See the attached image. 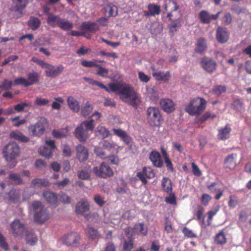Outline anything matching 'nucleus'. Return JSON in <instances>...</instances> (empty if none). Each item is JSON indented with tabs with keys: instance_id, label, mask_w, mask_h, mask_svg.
<instances>
[{
	"instance_id": "nucleus-1",
	"label": "nucleus",
	"mask_w": 251,
	"mask_h": 251,
	"mask_svg": "<svg viewBox=\"0 0 251 251\" xmlns=\"http://www.w3.org/2000/svg\"><path fill=\"white\" fill-rule=\"evenodd\" d=\"M31 209L33 213V220L37 224H43L50 219V215L43 202L34 201L31 204Z\"/></svg>"
},
{
	"instance_id": "nucleus-2",
	"label": "nucleus",
	"mask_w": 251,
	"mask_h": 251,
	"mask_svg": "<svg viewBox=\"0 0 251 251\" xmlns=\"http://www.w3.org/2000/svg\"><path fill=\"white\" fill-rule=\"evenodd\" d=\"M120 98L133 107L136 108L139 98L132 88L127 85L120 89Z\"/></svg>"
},
{
	"instance_id": "nucleus-3",
	"label": "nucleus",
	"mask_w": 251,
	"mask_h": 251,
	"mask_svg": "<svg viewBox=\"0 0 251 251\" xmlns=\"http://www.w3.org/2000/svg\"><path fill=\"white\" fill-rule=\"evenodd\" d=\"M94 120L92 119L82 122L80 126L75 129V134L76 138L80 141H85L88 137V131H92L94 128Z\"/></svg>"
},
{
	"instance_id": "nucleus-4",
	"label": "nucleus",
	"mask_w": 251,
	"mask_h": 251,
	"mask_svg": "<svg viewBox=\"0 0 251 251\" xmlns=\"http://www.w3.org/2000/svg\"><path fill=\"white\" fill-rule=\"evenodd\" d=\"M205 105L206 101L203 99L197 98L190 102L185 110L190 115H199L204 110Z\"/></svg>"
},
{
	"instance_id": "nucleus-5",
	"label": "nucleus",
	"mask_w": 251,
	"mask_h": 251,
	"mask_svg": "<svg viewBox=\"0 0 251 251\" xmlns=\"http://www.w3.org/2000/svg\"><path fill=\"white\" fill-rule=\"evenodd\" d=\"M48 126V120L44 117H40L34 124L29 125L27 129L29 133L33 136L40 137L45 133Z\"/></svg>"
},
{
	"instance_id": "nucleus-6",
	"label": "nucleus",
	"mask_w": 251,
	"mask_h": 251,
	"mask_svg": "<svg viewBox=\"0 0 251 251\" xmlns=\"http://www.w3.org/2000/svg\"><path fill=\"white\" fill-rule=\"evenodd\" d=\"M20 153V147L15 142L9 143L6 145L3 150L4 157L7 161L17 157Z\"/></svg>"
},
{
	"instance_id": "nucleus-7",
	"label": "nucleus",
	"mask_w": 251,
	"mask_h": 251,
	"mask_svg": "<svg viewBox=\"0 0 251 251\" xmlns=\"http://www.w3.org/2000/svg\"><path fill=\"white\" fill-rule=\"evenodd\" d=\"M93 172L96 176L100 178H106L113 175L112 169L104 162L95 166L93 169Z\"/></svg>"
},
{
	"instance_id": "nucleus-8",
	"label": "nucleus",
	"mask_w": 251,
	"mask_h": 251,
	"mask_svg": "<svg viewBox=\"0 0 251 251\" xmlns=\"http://www.w3.org/2000/svg\"><path fill=\"white\" fill-rule=\"evenodd\" d=\"M45 69L46 75L49 77H55L60 75L63 72L64 68L62 65H59L55 67L51 64L46 63L43 67Z\"/></svg>"
},
{
	"instance_id": "nucleus-9",
	"label": "nucleus",
	"mask_w": 251,
	"mask_h": 251,
	"mask_svg": "<svg viewBox=\"0 0 251 251\" xmlns=\"http://www.w3.org/2000/svg\"><path fill=\"white\" fill-rule=\"evenodd\" d=\"M148 119L151 124L158 126L160 124L161 116L158 108L154 107H149L147 111Z\"/></svg>"
},
{
	"instance_id": "nucleus-10",
	"label": "nucleus",
	"mask_w": 251,
	"mask_h": 251,
	"mask_svg": "<svg viewBox=\"0 0 251 251\" xmlns=\"http://www.w3.org/2000/svg\"><path fill=\"white\" fill-rule=\"evenodd\" d=\"M10 228L12 234L15 236H22L26 230L25 225L20 220L16 219L10 224Z\"/></svg>"
},
{
	"instance_id": "nucleus-11",
	"label": "nucleus",
	"mask_w": 251,
	"mask_h": 251,
	"mask_svg": "<svg viewBox=\"0 0 251 251\" xmlns=\"http://www.w3.org/2000/svg\"><path fill=\"white\" fill-rule=\"evenodd\" d=\"M80 237L75 232L71 233L64 236L62 241L67 246H77L79 243Z\"/></svg>"
},
{
	"instance_id": "nucleus-12",
	"label": "nucleus",
	"mask_w": 251,
	"mask_h": 251,
	"mask_svg": "<svg viewBox=\"0 0 251 251\" xmlns=\"http://www.w3.org/2000/svg\"><path fill=\"white\" fill-rule=\"evenodd\" d=\"M112 131L114 134L120 137L123 141L127 145L131 146L132 143V138L126 132L121 129L113 128Z\"/></svg>"
},
{
	"instance_id": "nucleus-13",
	"label": "nucleus",
	"mask_w": 251,
	"mask_h": 251,
	"mask_svg": "<svg viewBox=\"0 0 251 251\" xmlns=\"http://www.w3.org/2000/svg\"><path fill=\"white\" fill-rule=\"evenodd\" d=\"M160 105L162 109L167 113H171L175 110V103L170 99H163L160 100Z\"/></svg>"
},
{
	"instance_id": "nucleus-14",
	"label": "nucleus",
	"mask_w": 251,
	"mask_h": 251,
	"mask_svg": "<svg viewBox=\"0 0 251 251\" xmlns=\"http://www.w3.org/2000/svg\"><path fill=\"white\" fill-rule=\"evenodd\" d=\"M89 209V202L87 200H81L78 202L75 205V212L78 214H82L88 211Z\"/></svg>"
},
{
	"instance_id": "nucleus-15",
	"label": "nucleus",
	"mask_w": 251,
	"mask_h": 251,
	"mask_svg": "<svg viewBox=\"0 0 251 251\" xmlns=\"http://www.w3.org/2000/svg\"><path fill=\"white\" fill-rule=\"evenodd\" d=\"M76 156L80 161H84L88 158L87 149L81 144L76 147Z\"/></svg>"
},
{
	"instance_id": "nucleus-16",
	"label": "nucleus",
	"mask_w": 251,
	"mask_h": 251,
	"mask_svg": "<svg viewBox=\"0 0 251 251\" xmlns=\"http://www.w3.org/2000/svg\"><path fill=\"white\" fill-rule=\"evenodd\" d=\"M237 155L236 153H231L227 155L224 161L225 168L233 169L236 166Z\"/></svg>"
},
{
	"instance_id": "nucleus-17",
	"label": "nucleus",
	"mask_w": 251,
	"mask_h": 251,
	"mask_svg": "<svg viewBox=\"0 0 251 251\" xmlns=\"http://www.w3.org/2000/svg\"><path fill=\"white\" fill-rule=\"evenodd\" d=\"M206 39L203 37L199 38L196 43L195 51L197 53L202 54L206 51Z\"/></svg>"
},
{
	"instance_id": "nucleus-18",
	"label": "nucleus",
	"mask_w": 251,
	"mask_h": 251,
	"mask_svg": "<svg viewBox=\"0 0 251 251\" xmlns=\"http://www.w3.org/2000/svg\"><path fill=\"white\" fill-rule=\"evenodd\" d=\"M202 68L208 72H211L216 69V64L212 59L204 58L201 61Z\"/></svg>"
},
{
	"instance_id": "nucleus-19",
	"label": "nucleus",
	"mask_w": 251,
	"mask_h": 251,
	"mask_svg": "<svg viewBox=\"0 0 251 251\" xmlns=\"http://www.w3.org/2000/svg\"><path fill=\"white\" fill-rule=\"evenodd\" d=\"M150 158L155 166L161 167L163 166V162L158 152L156 151H151L150 154Z\"/></svg>"
},
{
	"instance_id": "nucleus-20",
	"label": "nucleus",
	"mask_w": 251,
	"mask_h": 251,
	"mask_svg": "<svg viewBox=\"0 0 251 251\" xmlns=\"http://www.w3.org/2000/svg\"><path fill=\"white\" fill-rule=\"evenodd\" d=\"M80 28L82 30H88L91 33H95L99 29L98 25L93 22H83Z\"/></svg>"
},
{
	"instance_id": "nucleus-21",
	"label": "nucleus",
	"mask_w": 251,
	"mask_h": 251,
	"mask_svg": "<svg viewBox=\"0 0 251 251\" xmlns=\"http://www.w3.org/2000/svg\"><path fill=\"white\" fill-rule=\"evenodd\" d=\"M135 233L132 232L130 236H128L127 239H125L123 244V251H131L133 248Z\"/></svg>"
},
{
	"instance_id": "nucleus-22",
	"label": "nucleus",
	"mask_w": 251,
	"mask_h": 251,
	"mask_svg": "<svg viewBox=\"0 0 251 251\" xmlns=\"http://www.w3.org/2000/svg\"><path fill=\"white\" fill-rule=\"evenodd\" d=\"M8 178L11 183L14 185H20L24 183V181L21 175L18 173H10Z\"/></svg>"
},
{
	"instance_id": "nucleus-23",
	"label": "nucleus",
	"mask_w": 251,
	"mask_h": 251,
	"mask_svg": "<svg viewBox=\"0 0 251 251\" xmlns=\"http://www.w3.org/2000/svg\"><path fill=\"white\" fill-rule=\"evenodd\" d=\"M61 18L58 15L50 14L47 19L48 24L52 27L58 26Z\"/></svg>"
},
{
	"instance_id": "nucleus-24",
	"label": "nucleus",
	"mask_w": 251,
	"mask_h": 251,
	"mask_svg": "<svg viewBox=\"0 0 251 251\" xmlns=\"http://www.w3.org/2000/svg\"><path fill=\"white\" fill-rule=\"evenodd\" d=\"M42 196L49 203L55 204L57 201L56 194L52 192L45 191L43 193Z\"/></svg>"
},
{
	"instance_id": "nucleus-25",
	"label": "nucleus",
	"mask_w": 251,
	"mask_h": 251,
	"mask_svg": "<svg viewBox=\"0 0 251 251\" xmlns=\"http://www.w3.org/2000/svg\"><path fill=\"white\" fill-rule=\"evenodd\" d=\"M67 104L69 108L74 112H78L79 110V105L78 101L72 96L67 99Z\"/></svg>"
},
{
	"instance_id": "nucleus-26",
	"label": "nucleus",
	"mask_w": 251,
	"mask_h": 251,
	"mask_svg": "<svg viewBox=\"0 0 251 251\" xmlns=\"http://www.w3.org/2000/svg\"><path fill=\"white\" fill-rule=\"evenodd\" d=\"M10 137L22 142L26 143L29 140L28 137L25 136L22 132L18 131L11 132L10 134Z\"/></svg>"
},
{
	"instance_id": "nucleus-27",
	"label": "nucleus",
	"mask_w": 251,
	"mask_h": 251,
	"mask_svg": "<svg viewBox=\"0 0 251 251\" xmlns=\"http://www.w3.org/2000/svg\"><path fill=\"white\" fill-rule=\"evenodd\" d=\"M152 75L155 79L157 80H164V81L168 80L170 77V74L168 72L165 73L154 72L152 73Z\"/></svg>"
},
{
	"instance_id": "nucleus-28",
	"label": "nucleus",
	"mask_w": 251,
	"mask_h": 251,
	"mask_svg": "<svg viewBox=\"0 0 251 251\" xmlns=\"http://www.w3.org/2000/svg\"><path fill=\"white\" fill-rule=\"evenodd\" d=\"M27 82L29 86L38 83L39 82V74L35 72H30L27 74Z\"/></svg>"
},
{
	"instance_id": "nucleus-29",
	"label": "nucleus",
	"mask_w": 251,
	"mask_h": 251,
	"mask_svg": "<svg viewBox=\"0 0 251 251\" xmlns=\"http://www.w3.org/2000/svg\"><path fill=\"white\" fill-rule=\"evenodd\" d=\"M25 233L26 242L30 245H34L37 241V238L33 232L31 230H26Z\"/></svg>"
},
{
	"instance_id": "nucleus-30",
	"label": "nucleus",
	"mask_w": 251,
	"mask_h": 251,
	"mask_svg": "<svg viewBox=\"0 0 251 251\" xmlns=\"http://www.w3.org/2000/svg\"><path fill=\"white\" fill-rule=\"evenodd\" d=\"M73 23L69 20L61 18L58 27L63 30H69L73 27Z\"/></svg>"
},
{
	"instance_id": "nucleus-31",
	"label": "nucleus",
	"mask_w": 251,
	"mask_h": 251,
	"mask_svg": "<svg viewBox=\"0 0 251 251\" xmlns=\"http://www.w3.org/2000/svg\"><path fill=\"white\" fill-rule=\"evenodd\" d=\"M133 229L135 231H139L143 236H147L148 234V230L147 226L144 223H138L134 225Z\"/></svg>"
},
{
	"instance_id": "nucleus-32",
	"label": "nucleus",
	"mask_w": 251,
	"mask_h": 251,
	"mask_svg": "<svg viewBox=\"0 0 251 251\" xmlns=\"http://www.w3.org/2000/svg\"><path fill=\"white\" fill-rule=\"evenodd\" d=\"M9 200L14 203H17L20 199L19 191L13 189L8 194Z\"/></svg>"
},
{
	"instance_id": "nucleus-33",
	"label": "nucleus",
	"mask_w": 251,
	"mask_h": 251,
	"mask_svg": "<svg viewBox=\"0 0 251 251\" xmlns=\"http://www.w3.org/2000/svg\"><path fill=\"white\" fill-rule=\"evenodd\" d=\"M148 10L150 11V14L152 16L158 15L161 12L160 6L154 3H150L148 6Z\"/></svg>"
},
{
	"instance_id": "nucleus-34",
	"label": "nucleus",
	"mask_w": 251,
	"mask_h": 251,
	"mask_svg": "<svg viewBox=\"0 0 251 251\" xmlns=\"http://www.w3.org/2000/svg\"><path fill=\"white\" fill-rule=\"evenodd\" d=\"M231 107L233 110L237 112H242L243 110V103L240 99L234 100L231 103Z\"/></svg>"
},
{
	"instance_id": "nucleus-35",
	"label": "nucleus",
	"mask_w": 251,
	"mask_h": 251,
	"mask_svg": "<svg viewBox=\"0 0 251 251\" xmlns=\"http://www.w3.org/2000/svg\"><path fill=\"white\" fill-rule=\"evenodd\" d=\"M93 109V105L90 103L89 102L87 101L84 105L82 106L81 112L82 116L84 117H86L89 116L90 113L92 112Z\"/></svg>"
},
{
	"instance_id": "nucleus-36",
	"label": "nucleus",
	"mask_w": 251,
	"mask_h": 251,
	"mask_svg": "<svg viewBox=\"0 0 251 251\" xmlns=\"http://www.w3.org/2000/svg\"><path fill=\"white\" fill-rule=\"evenodd\" d=\"M15 10L20 11L22 10L26 5L27 0H13Z\"/></svg>"
},
{
	"instance_id": "nucleus-37",
	"label": "nucleus",
	"mask_w": 251,
	"mask_h": 251,
	"mask_svg": "<svg viewBox=\"0 0 251 251\" xmlns=\"http://www.w3.org/2000/svg\"><path fill=\"white\" fill-rule=\"evenodd\" d=\"M84 80H85L86 82L89 83V84H91L93 85H97L100 87L102 89H104L106 91L109 92L110 90L109 89L104 85L102 84L101 83L98 82L92 78L84 77L83 78Z\"/></svg>"
},
{
	"instance_id": "nucleus-38",
	"label": "nucleus",
	"mask_w": 251,
	"mask_h": 251,
	"mask_svg": "<svg viewBox=\"0 0 251 251\" xmlns=\"http://www.w3.org/2000/svg\"><path fill=\"white\" fill-rule=\"evenodd\" d=\"M162 186L164 191L168 193L172 192V184L171 180L168 177H164L162 180Z\"/></svg>"
},
{
	"instance_id": "nucleus-39",
	"label": "nucleus",
	"mask_w": 251,
	"mask_h": 251,
	"mask_svg": "<svg viewBox=\"0 0 251 251\" xmlns=\"http://www.w3.org/2000/svg\"><path fill=\"white\" fill-rule=\"evenodd\" d=\"M31 184L32 187H43L48 185V182L44 179L36 178L31 181Z\"/></svg>"
},
{
	"instance_id": "nucleus-40",
	"label": "nucleus",
	"mask_w": 251,
	"mask_h": 251,
	"mask_svg": "<svg viewBox=\"0 0 251 251\" xmlns=\"http://www.w3.org/2000/svg\"><path fill=\"white\" fill-rule=\"evenodd\" d=\"M40 21L37 18L30 17L28 21L29 27L34 30L37 29L40 25Z\"/></svg>"
},
{
	"instance_id": "nucleus-41",
	"label": "nucleus",
	"mask_w": 251,
	"mask_h": 251,
	"mask_svg": "<svg viewBox=\"0 0 251 251\" xmlns=\"http://www.w3.org/2000/svg\"><path fill=\"white\" fill-rule=\"evenodd\" d=\"M210 14L206 10H201L199 13V18L203 24L210 23Z\"/></svg>"
},
{
	"instance_id": "nucleus-42",
	"label": "nucleus",
	"mask_w": 251,
	"mask_h": 251,
	"mask_svg": "<svg viewBox=\"0 0 251 251\" xmlns=\"http://www.w3.org/2000/svg\"><path fill=\"white\" fill-rule=\"evenodd\" d=\"M109 131L103 126H98L97 127L96 135L102 138L107 137L109 135Z\"/></svg>"
},
{
	"instance_id": "nucleus-43",
	"label": "nucleus",
	"mask_w": 251,
	"mask_h": 251,
	"mask_svg": "<svg viewBox=\"0 0 251 251\" xmlns=\"http://www.w3.org/2000/svg\"><path fill=\"white\" fill-rule=\"evenodd\" d=\"M52 135L56 138H62L65 137L68 135V131L65 129L61 130L53 129L52 130Z\"/></svg>"
},
{
	"instance_id": "nucleus-44",
	"label": "nucleus",
	"mask_w": 251,
	"mask_h": 251,
	"mask_svg": "<svg viewBox=\"0 0 251 251\" xmlns=\"http://www.w3.org/2000/svg\"><path fill=\"white\" fill-rule=\"evenodd\" d=\"M209 190L213 193H216L215 196L216 199H220V189L219 185L217 183H213L211 185L208 186Z\"/></svg>"
},
{
	"instance_id": "nucleus-45",
	"label": "nucleus",
	"mask_w": 251,
	"mask_h": 251,
	"mask_svg": "<svg viewBox=\"0 0 251 251\" xmlns=\"http://www.w3.org/2000/svg\"><path fill=\"white\" fill-rule=\"evenodd\" d=\"M39 152L41 155L47 158H50L52 154V151L51 150V149H50L49 147L46 146L40 148Z\"/></svg>"
},
{
	"instance_id": "nucleus-46",
	"label": "nucleus",
	"mask_w": 251,
	"mask_h": 251,
	"mask_svg": "<svg viewBox=\"0 0 251 251\" xmlns=\"http://www.w3.org/2000/svg\"><path fill=\"white\" fill-rule=\"evenodd\" d=\"M87 232L92 239H96L100 237V234L99 233L98 230L93 227L88 226Z\"/></svg>"
},
{
	"instance_id": "nucleus-47",
	"label": "nucleus",
	"mask_w": 251,
	"mask_h": 251,
	"mask_svg": "<svg viewBox=\"0 0 251 251\" xmlns=\"http://www.w3.org/2000/svg\"><path fill=\"white\" fill-rule=\"evenodd\" d=\"M231 128L228 125H226L225 127L221 130V139L225 140L229 137Z\"/></svg>"
},
{
	"instance_id": "nucleus-48",
	"label": "nucleus",
	"mask_w": 251,
	"mask_h": 251,
	"mask_svg": "<svg viewBox=\"0 0 251 251\" xmlns=\"http://www.w3.org/2000/svg\"><path fill=\"white\" fill-rule=\"evenodd\" d=\"M32 105L29 102H23L16 104L14 107V109L17 112H21L24 110L25 107H30Z\"/></svg>"
},
{
	"instance_id": "nucleus-49",
	"label": "nucleus",
	"mask_w": 251,
	"mask_h": 251,
	"mask_svg": "<svg viewBox=\"0 0 251 251\" xmlns=\"http://www.w3.org/2000/svg\"><path fill=\"white\" fill-rule=\"evenodd\" d=\"M229 37V33L225 28H221V43L227 41Z\"/></svg>"
},
{
	"instance_id": "nucleus-50",
	"label": "nucleus",
	"mask_w": 251,
	"mask_h": 251,
	"mask_svg": "<svg viewBox=\"0 0 251 251\" xmlns=\"http://www.w3.org/2000/svg\"><path fill=\"white\" fill-rule=\"evenodd\" d=\"M60 201L65 204H69L71 202V198L65 193L60 192L59 194Z\"/></svg>"
},
{
	"instance_id": "nucleus-51",
	"label": "nucleus",
	"mask_w": 251,
	"mask_h": 251,
	"mask_svg": "<svg viewBox=\"0 0 251 251\" xmlns=\"http://www.w3.org/2000/svg\"><path fill=\"white\" fill-rule=\"evenodd\" d=\"M94 152L97 156L100 157L101 159H105L107 158V155L105 152L101 147H95L94 149Z\"/></svg>"
},
{
	"instance_id": "nucleus-52",
	"label": "nucleus",
	"mask_w": 251,
	"mask_h": 251,
	"mask_svg": "<svg viewBox=\"0 0 251 251\" xmlns=\"http://www.w3.org/2000/svg\"><path fill=\"white\" fill-rule=\"evenodd\" d=\"M182 232L183 233L185 237L189 238H196L197 235L196 234L194 233L193 231L186 227H184L182 230Z\"/></svg>"
},
{
	"instance_id": "nucleus-53",
	"label": "nucleus",
	"mask_w": 251,
	"mask_h": 251,
	"mask_svg": "<svg viewBox=\"0 0 251 251\" xmlns=\"http://www.w3.org/2000/svg\"><path fill=\"white\" fill-rule=\"evenodd\" d=\"M96 67L99 68V70L97 71L96 74L98 75L101 76L102 77L105 78H108V76L107 75L108 73V70L102 67L100 65H99V66H97Z\"/></svg>"
},
{
	"instance_id": "nucleus-54",
	"label": "nucleus",
	"mask_w": 251,
	"mask_h": 251,
	"mask_svg": "<svg viewBox=\"0 0 251 251\" xmlns=\"http://www.w3.org/2000/svg\"><path fill=\"white\" fill-rule=\"evenodd\" d=\"M116 146V144L114 143L113 141H110L107 140L104 141L102 144V147L103 149L109 151H110L112 149H114Z\"/></svg>"
},
{
	"instance_id": "nucleus-55",
	"label": "nucleus",
	"mask_w": 251,
	"mask_h": 251,
	"mask_svg": "<svg viewBox=\"0 0 251 251\" xmlns=\"http://www.w3.org/2000/svg\"><path fill=\"white\" fill-rule=\"evenodd\" d=\"M11 81H9L6 79L3 80L1 84L0 85V89L2 90H8L11 89L12 86Z\"/></svg>"
},
{
	"instance_id": "nucleus-56",
	"label": "nucleus",
	"mask_w": 251,
	"mask_h": 251,
	"mask_svg": "<svg viewBox=\"0 0 251 251\" xmlns=\"http://www.w3.org/2000/svg\"><path fill=\"white\" fill-rule=\"evenodd\" d=\"M77 176L81 179H88L90 177V174L88 171L81 170L78 171Z\"/></svg>"
},
{
	"instance_id": "nucleus-57",
	"label": "nucleus",
	"mask_w": 251,
	"mask_h": 251,
	"mask_svg": "<svg viewBox=\"0 0 251 251\" xmlns=\"http://www.w3.org/2000/svg\"><path fill=\"white\" fill-rule=\"evenodd\" d=\"M49 103V100L48 99L39 97H36L34 101V104L39 106L46 105Z\"/></svg>"
},
{
	"instance_id": "nucleus-58",
	"label": "nucleus",
	"mask_w": 251,
	"mask_h": 251,
	"mask_svg": "<svg viewBox=\"0 0 251 251\" xmlns=\"http://www.w3.org/2000/svg\"><path fill=\"white\" fill-rule=\"evenodd\" d=\"M142 170L146 177L151 178L154 177V174L151 168L144 167Z\"/></svg>"
},
{
	"instance_id": "nucleus-59",
	"label": "nucleus",
	"mask_w": 251,
	"mask_h": 251,
	"mask_svg": "<svg viewBox=\"0 0 251 251\" xmlns=\"http://www.w3.org/2000/svg\"><path fill=\"white\" fill-rule=\"evenodd\" d=\"M14 84L15 85H23L25 87L29 86V85H27V80L22 77L16 78L14 80Z\"/></svg>"
},
{
	"instance_id": "nucleus-60",
	"label": "nucleus",
	"mask_w": 251,
	"mask_h": 251,
	"mask_svg": "<svg viewBox=\"0 0 251 251\" xmlns=\"http://www.w3.org/2000/svg\"><path fill=\"white\" fill-rule=\"evenodd\" d=\"M81 65L85 67L92 68V67H96L97 66H99V64L95 63V61H86L83 60L81 61Z\"/></svg>"
},
{
	"instance_id": "nucleus-61",
	"label": "nucleus",
	"mask_w": 251,
	"mask_h": 251,
	"mask_svg": "<svg viewBox=\"0 0 251 251\" xmlns=\"http://www.w3.org/2000/svg\"><path fill=\"white\" fill-rule=\"evenodd\" d=\"M180 26H181V25L179 23L172 22L169 25V28H170V32L174 33L180 27Z\"/></svg>"
},
{
	"instance_id": "nucleus-62",
	"label": "nucleus",
	"mask_w": 251,
	"mask_h": 251,
	"mask_svg": "<svg viewBox=\"0 0 251 251\" xmlns=\"http://www.w3.org/2000/svg\"><path fill=\"white\" fill-rule=\"evenodd\" d=\"M108 8L109 9V16H115L117 14V6L109 4L108 5Z\"/></svg>"
},
{
	"instance_id": "nucleus-63",
	"label": "nucleus",
	"mask_w": 251,
	"mask_h": 251,
	"mask_svg": "<svg viewBox=\"0 0 251 251\" xmlns=\"http://www.w3.org/2000/svg\"><path fill=\"white\" fill-rule=\"evenodd\" d=\"M50 43L49 40H46L44 38H39L38 39H37L35 42L34 44L35 45H39V46H45V45H48Z\"/></svg>"
},
{
	"instance_id": "nucleus-64",
	"label": "nucleus",
	"mask_w": 251,
	"mask_h": 251,
	"mask_svg": "<svg viewBox=\"0 0 251 251\" xmlns=\"http://www.w3.org/2000/svg\"><path fill=\"white\" fill-rule=\"evenodd\" d=\"M0 247L5 251H7L8 249V244L5 239L1 233H0Z\"/></svg>"
}]
</instances>
